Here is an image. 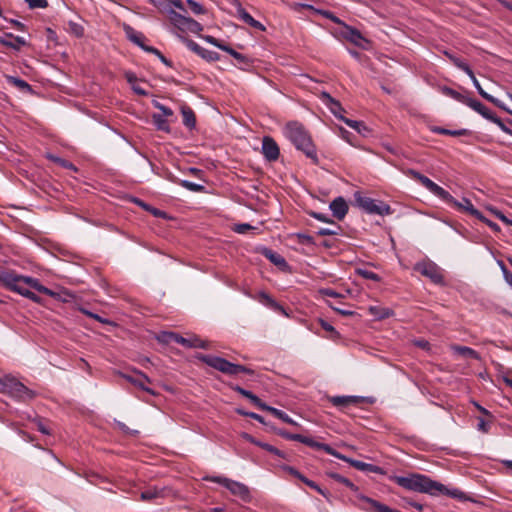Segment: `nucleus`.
I'll return each instance as SVG.
<instances>
[{
  "label": "nucleus",
  "instance_id": "de8ad7c7",
  "mask_svg": "<svg viewBox=\"0 0 512 512\" xmlns=\"http://www.w3.org/2000/svg\"><path fill=\"white\" fill-rule=\"evenodd\" d=\"M178 335L177 333H174V332H163L161 333V335L158 337L159 341L163 342V343H166V344H169L171 342H175L177 343V338H178Z\"/></svg>",
  "mask_w": 512,
  "mask_h": 512
},
{
  "label": "nucleus",
  "instance_id": "2eb2a0df",
  "mask_svg": "<svg viewBox=\"0 0 512 512\" xmlns=\"http://www.w3.org/2000/svg\"><path fill=\"white\" fill-rule=\"evenodd\" d=\"M340 459L349 463L351 466H353L354 468H356L357 470L362 471V472L375 473V474H384L385 473L383 468H381L379 466H376V465H373L370 463H366V462H362L359 460L351 459L349 457H346L345 455H342V458H340Z\"/></svg>",
  "mask_w": 512,
  "mask_h": 512
},
{
  "label": "nucleus",
  "instance_id": "cd10ccee",
  "mask_svg": "<svg viewBox=\"0 0 512 512\" xmlns=\"http://www.w3.org/2000/svg\"><path fill=\"white\" fill-rule=\"evenodd\" d=\"M321 99L326 104V106L329 108V110L331 111V113L334 116H337V111H343L344 110L342 108L341 104L337 100L332 98L330 96V94H328L327 92H323L321 94Z\"/></svg>",
  "mask_w": 512,
  "mask_h": 512
},
{
  "label": "nucleus",
  "instance_id": "ea45409f",
  "mask_svg": "<svg viewBox=\"0 0 512 512\" xmlns=\"http://www.w3.org/2000/svg\"><path fill=\"white\" fill-rule=\"evenodd\" d=\"M342 121L360 134H364L367 131V127L364 125L363 122L348 118H342Z\"/></svg>",
  "mask_w": 512,
  "mask_h": 512
},
{
  "label": "nucleus",
  "instance_id": "a211bd4d",
  "mask_svg": "<svg viewBox=\"0 0 512 512\" xmlns=\"http://www.w3.org/2000/svg\"><path fill=\"white\" fill-rule=\"evenodd\" d=\"M302 440H300L301 443L311 447V448H315V449H318V450H323L325 451L327 454L329 455H332L336 458H342V454L337 452L334 448H332L330 445L328 444H325V443H320V442H317L315 441L314 439L310 438V437H307V436H302L301 437Z\"/></svg>",
  "mask_w": 512,
  "mask_h": 512
},
{
  "label": "nucleus",
  "instance_id": "f03ea898",
  "mask_svg": "<svg viewBox=\"0 0 512 512\" xmlns=\"http://www.w3.org/2000/svg\"><path fill=\"white\" fill-rule=\"evenodd\" d=\"M283 134L296 149L302 151L314 163H317L318 157L316 148L302 123L298 121L288 122L283 128Z\"/></svg>",
  "mask_w": 512,
  "mask_h": 512
},
{
  "label": "nucleus",
  "instance_id": "864d4df0",
  "mask_svg": "<svg viewBox=\"0 0 512 512\" xmlns=\"http://www.w3.org/2000/svg\"><path fill=\"white\" fill-rule=\"evenodd\" d=\"M307 486L317 491L319 494H321L323 497H325L328 501H330V493L327 490L322 489L316 482H307Z\"/></svg>",
  "mask_w": 512,
  "mask_h": 512
},
{
  "label": "nucleus",
  "instance_id": "72a5a7b5",
  "mask_svg": "<svg viewBox=\"0 0 512 512\" xmlns=\"http://www.w3.org/2000/svg\"><path fill=\"white\" fill-rule=\"evenodd\" d=\"M452 350L463 357L474 358V359L479 358L478 353L475 350H473L472 348L467 347V346L455 345L452 347Z\"/></svg>",
  "mask_w": 512,
  "mask_h": 512
},
{
  "label": "nucleus",
  "instance_id": "0eeeda50",
  "mask_svg": "<svg viewBox=\"0 0 512 512\" xmlns=\"http://www.w3.org/2000/svg\"><path fill=\"white\" fill-rule=\"evenodd\" d=\"M207 481L218 483L222 486H224L226 489H228L231 494L234 496H237L243 501H249L250 500V491L249 488L238 481H234L232 479L222 477V476H210L204 478Z\"/></svg>",
  "mask_w": 512,
  "mask_h": 512
},
{
  "label": "nucleus",
  "instance_id": "423d86ee",
  "mask_svg": "<svg viewBox=\"0 0 512 512\" xmlns=\"http://www.w3.org/2000/svg\"><path fill=\"white\" fill-rule=\"evenodd\" d=\"M354 199L356 205L368 214L386 216L392 213V209L388 204L366 197L360 192L354 193Z\"/></svg>",
  "mask_w": 512,
  "mask_h": 512
},
{
  "label": "nucleus",
  "instance_id": "e2e57ef3",
  "mask_svg": "<svg viewBox=\"0 0 512 512\" xmlns=\"http://www.w3.org/2000/svg\"><path fill=\"white\" fill-rule=\"evenodd\" d=\"M84 314H86L87 316L101 322V323H104V324H109L110 321L105 319V318H102L101 316H99L98 314H95L93 312H90V311H87V310H82Z\"/></svg>",
  "mask_w": 512,
  "mask_h": 512
},
{
  "label": "nucleus",
  "instance_id": "a878e982",
  "mask_svg": "<svg viewBox=\"0 0 512 512\" xmlns=\"http://www.w3.org/2000/svg\"><path fill=\"white\" fill-rule=\"evenodd\" d=\"M234 390L236 392H238L240 395L246 397L247 399H249L254 405H256L258 408L262 409V410H266L268 405L265 404L264 402L261 401V399L256 396L255 394H253L251 391L249 390H246L240 386H236L234 388Z\"/></svg>",
  "mask_w": 512,
  "mask_h": 512
},
{
  "label": "nucleus",
  "instance_id": "c85d7f7f",
  "mask_svg": "<svg viewBox=\"0 0 512 512\" xmlns=\"http://www.w3.org/2000/svg\"><path fill=\"white\" fill-rule=\"evenodd\" d=\"M183 117V124L189 129H193L196 126V117L193 110L190 107L183 106L181 108Z\"/></svg>",
  "mask_w": 512,
  "mask_h": 512
},
{
  "label": "nucleus",
  "instance_id": "3c124183",
  "mask_svg": "<svg viewBox=\"0 0 512 512\" xmlns=\"http://www.w3.org/2000/svg\"><path fill=\"white\" fill-rule=\"evenodd\" d=\"M491 122L495 123L504 133L512 136V129L506 126V124L495 114L490 119Z\"/></svg>",
  "mask_w": 512,
  "mask_h": 512
},
{
  "label": "nucleus",
  "instance_id": "f704fd0d",
  "mask_svg": "<svg viewBox=\"0 0 512 512\" xmlns=\"http://www.w3.org/2000/svg\"><path fill=\"white\" fill-rule=\"evenodd\" d=\"M442 93L448 97H451L453 99H455L456 101L458 102H461L463 104H467L468 100L470 97H467L459 92H457L456 90H453L449 87H443L442 89Z\"/></svg>",
  "mask_w": 512,
  "mask_h": 512
},
{
  "label": "nucleus",
  "instance_id": "774afa93",
  "mask_svg": "<svg viewBox=\"0 0 512 512\" xmlns=\"http://www.w3.org/2000/svg\"><path fill=\"white\" fill-rule=\"evenodd\" d=\"M250 229H252V226H251V225H249V224H247V223H243V224H238V225H236L234 230H235V232H237V233H241V234H243V233H245L246 231H248V230H250Z\"/></svg>",
  "mask_w": 512,
  "mask_h": 512
},
{
  "label": "nucleus",
  "instance_id": "ddd939ff",
  "mask_svg": "<svg viewBox=\"0 0 512 512\" xmlns=\"http://www.w3.org/2000/svg\"><path fill=\"white\" fill-rule=\"evenodd\" d=\"M23 284L35 289L36 291H38L40 293L48 295L52 298L60 299L59 293L42 285L37 278L21 275V285H23Z\"/></svg>",
  "mask_w": 512,
  "mask_h": 512
},
{
  "label": "nucleus",
  "instance_id": "7ed1b4c3",
  "mask_svg": "<svg viewBox=\"0 0 512 512\" xmlns=\"http://www.w3.org/2000/svg\"><path fill=\"white\" fill-rule=\"evenodd\" d=\"M390 479L398 486L414 492L432 494L433 488L436 487V481L428 476L419 473H411L407 476H391Z\"/></svg>",
  "mask_w": 512,
  "mask_h": 512
},
{
  "label": "nucleus",
  "instance_id": "4c0bfd02",
  "mask_svg": "<svg viewBox=\"0 0 512 512\" xmlns=\"http://www.w3.org/2000/svg\"><path fill=\"white\" fill-rule=\"evenodd\" d=\"M152 120H153V124L157 127L158 130L165 131V132L170 131L169 124H168L167 120L165 119V117H163V115L155 114V115H153Z\"/></svg>",
  "mask_w": 512,
  "mask_h": 512
},
{
  "label": "nucleus",
  "instance_id": "5701e85b",
  "mask_svg": "<svg viewBox=\"0 0 512 512\" xmlns=\"http://www.w3.org/2000/svg\"><path fill=\"white\" fill-rule=\"evenodd\" d=\"M439 494L447 495L455 499H464V493L459 489H449L445 485L436 481V487L433 488L432 496Z\"/></svg>",
  "mask_w": 512,
  "mask_h": 512
},
{
  "label": "nucleus",
  "instance_id": "a18cd8bd",
  "mask_svg": "<svg viewBox=\"0 0 512 512\" xmlns=\"http://www.w3.org/2000/svg\"><path fill=\"white\" fill-rule=\"evenodd\" d=\"M357 274L361 277L372 280V281H380V277L378 274L374 273L373 271L367 270V269H357Z\"/></svg>",
  "mask_w": 512,
  "mask_h": 512
},
{
  "label": "nucleus",
  "instance_id": "0e129e2a",
  "mask_svg": "<svg viewBox=\"0 0 512 512\" xmlns=\"http://www.w3.org/2000/svg\"><path fill=\"white\" fill-rule=\"evenodd\" d=\"M155 106L162 111L163 117H169L173 115V111L169 107L164 106L158 102L155 103Z\"/></svg>",
  "mask_w": 512,
  "mask_h": 512
},
{
  "label": "nucleus",
  "instance_id": "8fccbe9b",
  "mask_svg": "<svg viewBox=\"0 0 512 512\" xmlns=\"http://www.w3.org/2000/svg\"><path fill=\"white\" fill-rule=\"evenodd\" d=\"M276 433L279 436L283 437L284 439L298 441V442H300V440H302L301 437L303 436L301 434L289 433V432H287L286 430H283V429L276 430Z\"/></svg>",
  "mask_w": 512,
  "mask_h": 512
},
{
  "label": "nucleus",
  "instance_id": "c756f323",
  "mask_svg": "<svg viewBox=\"0 0 512 512\" xmlns=\"http://www.w3.org/2000/svg\"><path fill=\"white\" fill-rule=\"evenodd\" d=\"M331 403L337 407H345L351 404H357L359 397L357 396H334L330 399Z\"/></svg>",
  "mask_w": 512,
  "mask_h": 512
},
{
  "label": "nucleus",
  "instance_id": "69168bd1",
  "mask_svg": "<svg viewBox=\"0 0 512 512\" xmlns=\"http://www.w3.org/2000/svg\"><path fill=\"white\" fill-rule=\"evenodd\" d=\"M466 134H468L467 129H458V130L446 129V133H445V135H450V136H463Z\"/></svg>",
  "mask_w": 512,
  "mask_h": 512
},
{
  "label": "nucleus",
  "instance_id": "e433bc0d",
  "mask_svg": "<svg viewBox=\"0 0 512 512\" xmlns=\"http://www.w3.org/2000/svg\"><path fill=\"white\" fill-rule=\"evenodd\" d=\"M348 34L347 38L354 44L361 46L362 42H367V40L361 35V33L354 28L347 27Z\"/></svg>",
  "mask_w": 512,
  "mask_h": 512
},
{
  "label": "nucleus",
  "instance_id": "2f4dec72",
  "mask_svg": "<svg viewBox=\"0 0 512 512\" xmlns=\"http://www.w3.org/2000/svg\"><path fill=\"white\" fill-rule=\"evenodd\" d=\"M265 411L272 413L275 417H277L278 419L282 420L285 423L295 425V426L298 425V423L296 421H294L287 413H285L282 410H279L277 408H274V407L268 405V407Z\"/></svg>",
  "mask_w": 512,
  "mask_h": 512
},
{
  "label": "nucleus",
  "instance_id": "dca6fc26",
  "mask_svg": "<svg viewBox=\"0 0 512 512\" xmlns=\"http://www.w3.org/2000/svg\"><path fill=\"white\" fill-rule=\"evenodd\" d=\"M127 82L130 84V88L140 96H147L150 94L149 85L145 82L139 81L136 76L130 71L125 72Z\"/></svg>",
  "mask_w": 512,
  "mask_h": 512
},
{
  "label": "nucleus",
  "instance_id": "49530a36",
  "mask_svg": "<svg viewBox=\"0 0 512 512\" xmlns=\"http://www.w3.org/2000/svg\"><path fill=\"white\" fill-rule=\"evenodd\" d=\"M332 478H333L335 481H337V482H339V483H341V484L345 485L346 487H348L349 489H351V490H353V491H356V490H357L356 485H355L353 482H351L348 478H346V477H344V476H342V475H339V474H333V475H332Z\"/></svg>",
  "mask_w": 512,
  "mask_h": 512
},
{
  "label": "nucleus",
  "instance_id": "37998d69",
  "mask_svg": "<svg viewBox=\"0 0 512 512\" xmlns=\"http://www.w3.org/2000/svg\"><path fill=\"white\" fill-rule=\"evenodd\" d=\"M180 185L192 192H201L204 190V186L188 180H181Z\"/></svg>",
  "mask_w": 512,
  "mask_h": 512
},
{
  "label": "nucleus",
  "instance_id": "338daca9",
  "mask_svg": "<svg viewBox=\"0 0 512 512\" xmlns=\"http://www.w3.org/2000/svg\"><path fill=\"white\" fill-rule=\"evenodd\" d=\"M205 53H202V57L207 61H216L218 60L217 53L213 51H205Z\"/></svg>",
  "mask_w": 512,
  "mask_h": 512
},
{
  "label": "nucleus",
  "instance_id": "393cba45",
  "mask_svg": "<svg viewBox=\"0 0 512 512\" xmlns=\"http://www.w3.org/2000/svg\"><path fill=\"white\" fill-rule=\"evenodd\" d=\"M466 105L489 121L494 115V113L490 109H488L484 104L473 98H469Z\"/></svg>",
  "mask_w": 512,
  "mask_h": 512
},
{
  "label": "nucleus",
  "instance_id": "1a4fd4ad",
  "mask_svg": "<svg viewBox=\"0 0 512 512\" xmlns=\"http://www.w3.org/2000/svg\"><path fill=\"white\" fill-rule=\"evenodd\" d=\"M415 269L422 275L430 278L434 283H442L443 275L441 269L432 261L417 263Z\"/></svg>",
  "mask_w": 512,
  "mask_h": 512
},
{
  "label": "nucleus",
  "instance_id": "aec40b11",
  "mask_svg": "<svg viewBox=\"0 0 512 512\" xmlns=\"http://www.w3.org/2000/svg\"><path fill=\"white\" fill-rule=\"evenodd\" d=\"M330 209L333 213V216L336 217L339 220H342L347 212H348V205L344 198L337 197L330 203Z\"/></svg>",
  "mask_w": 512,
  "mask_h": 512
},
{
  "label": "nucleus",
  "instance_id": "b1692460",
  "mask_svg": "<svg viewBox=\"0 0 512 512\" xmlns=\"http://www.w3.org/2000/svg\"><path fill=\"white\" fill-rule=\"evenodd\" d=\"M0 43L3 46L19 50L22 46L26 45V41L24 38L19 36H14L12 34H5L0 37Z\"/></svg>",
  "mask_w": 512,
  "mask_h": 512
},
{
  "label": "nucleus",
  "instance_id": "bb28decb",
  "mask_svg": "<svg viewBox=\"0 0 512 512\" xmlns=\"http://www.w3.org/2000/svg\"><path fill=\"white\" fill-rule=\"evenodd\" d=\"M368 312L377 320L389 318L394 314L390 308L383 306H369Z\"/></svg>",
  "mask_w": 512,
  "mask_h": 512
},
{
  "label": "nucleus",
  "instance_id": "f8f14e48",
  "mask_svg": "<svg viewBox=\"0 0 512 512\" xmlns=\"http://www.w3.org/2000/svg\"><path fill=\"white\" fill-rule=\"evenodd\" d=\"M128 36H129V39L130 41L134 42L135 44H137L139 47H141L144 51H147V52H150V53H154L158 56L159 60L163 63V64H170L167 59L165 58V56L159 51L157 50L156 48L154 47H151V46H147L145 43H144V36L141 34V33H138V32H135L133 29L130 28V31L128 32Z\"/></svg>",
  "mask_w": 512,
  "mask_h": 512
},
{
  "label": "nucleus",
  "instance_id": "bf43d9fd",
  "mask_svg": "<svg viewBox=\"0 0 512 512\" xmlns=\"http://www.w3.org/2000/svg\"><path fill=\"white\" fill-rule=\"evenodd\" d=\"M328 305L330 308H332L334 311L338 312L339 314L343 315V316H352L354 314L353 311H350V310H346V309H343V308H340V307H337L335 305H333L331 302H328Z\"/></svg>",
  "mask_w": 512,
  "mask_h": 512
},
{
  "label": "nucleus",
  "instance_id": "6e6d98bb",
  "mask_svg": "<svg viewBox=\"0 0 512 512\" xmlns=\"http://www.w3.org/2000/svg\"><path fill=\"white\" fill-rule=\"evenodd\" d=\"M256 445L262 447L263 449L275 454V455H280V451L275 448L274 446L270 445V444H267V443H262V442H256V441H253Z\"/></svg>",
  "mask_w": 512,
  "mask_h": 512
},
{
  "label": "nucleus",
  "instance_id": "c03bdc74",
  "mask_svg": "<svg viewBox=\"0 0 512 512\" xmlns=\"http://www.w3.org/2000/svg\"><path fill=\"white\" fill-rule=\"evenodd\" d=\"M21 296L28 298L29 300L35 302V303H41L42 299L37 296L34 292L30 291L29 289L25 288L24 286L19 290V293Z\"/></svg>",
  "mask_w": 512,
  "mask_h": 512
},
{
  "label": "nucleus",
  "instance_id": "4be33fe9",
  "mask_svg": "<svg viewBox=\"0 0 512 512\" xmlns=\"http://www.w3.org/2000/svg\"><path fill=\"white\" fill-rule=\"evenodd\" d=\"M177 344H180L186 348H208V342L200 339L197 336H192L190 338H185L181 335H178Z\"/></svg>",
  "mask_w": 512,
  "mask_h": 512
},
{
  "label": "nucleus",
  "instance_id": "603ef678",
  "mask_svg": "<svg viewBox=\"0 0 512 512\" xmlns=\"http://www.w3.org/2000/svg\"><path fill=\"white\" fill-rule=\"evenodd\" d=\"M25 2L28 4L30 9H36V8H47L48 7V1L47 0H25Z\"/></svg>",
  "mask_w": 512,
  "mask_h": 512
},
{
  "label": "nucleus",
  "instance_id": "c9c22d12",
  "mask_svg": "<svg viewBox=\"0 0 512 512\" xmlns=\"http://www.w3.org/2000/svg\"><path fill=\"white\" fill-rule=\"evenodd\" d=\"M460 68H462L468 75L469 77L472 79V82L475 86V88L477 89L478 93L485 99H487V97L490 95L488 94L487 92H485L483 90V88L481 87L479 81L477 80V78L475 77L473 71L470 69V66H459Z\"/></svg>",
  "mask_w": 512,
  "mask_h": 512
},
{
  "label": "nucleus",
  "instance_id": "4468645a",
  "mask_svg": "<svg viewBox=\"0 0 512 512\" xmlns=\"http://www.w3.org/2000/svg\"><path fill=\"white\" fill-rule=\"evenodd\" d=\"M262 154L268 161H275L279 157V147L271 137H264L262 140Z\"/></svg>",
  "mask_w": 512,
  "mask_h": 512
},
{
  "label": "nucleus",
  "instance_id": "79ce46f5",
  "mask_svg": "<svg viewBox=\"0 0 512 512\" xmlns=\"http://www.w3.org/2000/svg\"><path fill=\"white\" fill-rule=\"evenodd\" d=\"M67 31L77 38H80L84 35L83 26L78 23L72 22V21L68 22Z\"/></svg>",
  "mask_w": 512,
  "mask_h": 512
},
{
  "label": "nucleus",
  "instance_id": "a19ab883",
  "mask_svg": "<svg viewBox=\"0 0 512 512\" xmlns=\"http://www.w3.org/2000/svg\"><path fill=\"white\" fill-rule=\"evenodd\" d=\"M210 42L214 43L215 45H217L222 50L227 51L228 53H230L237 61H239V62H245L246 61V57L244 55L236 52L235 50H233L232 48H229L228 46L216 43V40L214 38L210 37Z\"/></svg>",
  "mask_w": 512,
  "mask_h": 512
},
{
  "label": "nucleus",
  "instance_id": "13d9d810",
  "mask_svg": "<svg viewBox=\"0 0 512 512\" xmlns=\"http://www.w3.org/2000/svg\"><path fill=\"white\" fill-rule=\"evenodd\" d=\"M320 13L326 18L336 24H343V22L330 11H320Z\"/></svg>",
  "mask_w": 512,
  "mask_h": 512
},
{
  "label": "nucleus",
  "instance_id": "6e6552de",
  "mask_svg": "<svg viewBox=\"0 0 512 512\" xmlns=\"http://www.w3.org/2000/svg\"><path fill=\"white\" fill-rule=\"evenodd\" d=\"M169 19L174 26L182 31L200 33L203 30V26L199 22L183 14H180L175 10L169 11Z\"/></svg>",
  "mask_w": 512,
  "mask_h": 512
},
{
  "label": "nucleus",
  "instance_id": "9d476101",
  "mask_svg": "<svg viewBox=\"0 0 512 512\" xmlns=\"http://www.w3.org/2000/svg\"><path fill=\"white\" fill-rule=\"evenodd\" d=\"M0 284L16 293H19V290L23 287L21 285V275L9 270H0Z\"/></svg>",
  "mask_w": 512,
  "mask_h": 512
},
{
  "label": "nucleus",
  "instance_id": "9b49d317",
  "mask_svg": "<svg viewBox=\"0 0 512 512\" xmlns=\"http://www.w3.org/2000/svg\"><path fill=\"white\" fill-rule=\"evenodd\" d=\"M133 372L137 375V377H134V376L122 373V372H119V375L122 378H124L125 380H127L128 382H130L131 384L138 387L139 389H141L145 392H148L150 394H154V391L145 385V383L151 382L150 378L140 370L134 369Z\"/></svg>",
  "mask_w": 512,
  "mask_h": 512
},
{
  "label": "nucleus",
  "instance_id": "f257e3e1",
  "mask_svg": "<svg viewBox=\"0 0 512 512\" xmlns=\"http://www.w3.org/2000/svg\"><path fill=\"white\" fill-rule=\"evenodd\" d=\"M407 174L411 176L413 179L420 182L430 193L444 201L445 203L453 206L454 208L467 212L468 214L478 218L481 216V212L474 208L472 202L468 198H463L461 201L455 199L448 191L443 189L441 186L433 182L427 176L421 174L420 172L410 169Z\"/></svg>",
  "mask_w": 512,
  "mask_h": 512
},
{
  "label": "nucleus",
  "instance_id": "20e7f679",
  "mask_svg": "<svg viewBox=\"0 0 512 512\" xmlns=\"http://www.w3.org/2000/svg\"><path fill=\"white\" fill-rule=\"evenodd\" d=\"M197 359L207 364L208 366L230 376L237 375L239 373H247L250 375L254 373L252 369L246 366L231 363L228 360L218 356L199 354L197 355Z\"/></svg>",
  "mask_w": 512,
  "mask_h": 512
},
{
  "label": "nucleus",
  "instance_id": "4d7b16f0",
  "mask_svg": "<svg viewBox=\"0 0 512 512\" xmlns=\"http://www.w3.org/2000/svg\"><path fill=\"white\" fill-rule=\"evenodd\" d=\"M477 219H479L480 221H482L483 223L488 225L494 231H499L500 230L499 226L496 223H494L493 221L487 219L482 213H481V216H478Z\"/></svg>",
  "mask_w": 512,
  "mask_h": 512
},
{
  "label": "nucleus",
  "instance_id": "09e8293b",
  "mask_svg": "<svg viewBox=\"0 0 512 512\" xmlns=\"http://www.w3.org/2000/svg\"><path fill=\"white\" fill-rule=\"evenodd\" d=\"M187 4H188L189 8L191 9V11L196 15L206 13V9L200 3H198L194 0H187Z\"/></svg>",
  "mask_w": 512,
  "mask_h": 512
},
{
  "label": "nucleus",
  "instance_id": "473e14b6",
  "mask_svg": "<svg viewBox=\"0 0 512 512\" xmlns=\"http://www.w3.org/2000/svg\"><path fill=\"white\" fill-rule=\"evenodd\" d=\"M259 298L263 303L266 305L272 307L275 310L281 311L283 314L287 315L284 308L279 305L271 296H269L266 292L261 291L259 292Z\"/></svg>",
  "mask_w": 512,
  "mask_h": 512
},
{
  "label": "nucleus",
  "instance_id": "5fc2aeb1",
  "mask_svg": "<svg viewBox=\"0 0 512 512\" xmlns=\"http://www.w3.org/2000/svg\"><path fill=\"white\" fill-rule=\"evenodd\" d=\"M489 102L493 103L494 105H496L497 107H499L500 109L504 110L505 112L509 113L512 115V110H510L501 100H499L498 98H495L493 97L492 95H489L487 97V99Z\"/></svg>",
  "mask_w": 512,
  "mask_h": 512
},
{
  "label": "nucleus",
  "instance_id": "7c9ffc66",
  "mask_svg": "<svg viewBox=\"0 0 512 512\" xmlns=\"http://www.w3.org/2000/svg\"><path fill=\"white\" fill-rule=\"evenodd\" d=\"M262 254L276 266H286L285 259L280 254L274 252L273 250L265 248Z\"/></svg>",
  "mask_w": 512,
  "mask_h": 512
},
{
  "label": "nucleus",
  "instance_id": "412c9836",
  "mask_svg": "<svg viewBox=\"0 0 512 512\" xmlns=\"http://www.w3.org/2000/svg\"><path fill=\"white\" fill-rule=\"evenodd\" d=\"M237 16L249 26L259 30L264 31L265 26L259 21L255 20L243 7L240 3L237 4Z\"/></svg>",
  "mask_w": 512,
  "mask_h": 512
},
{
  "label": "nucleus",
  "instance_id": "6ab92c4d",
  "mask_svg": "<svg viewBox=\"0 0 512 512\" xmlns=\"http://www.w3.org/2000/svg\"><path fill=\"white\" fill-rule=\"evenodd\" d=\"M360 499L369 505V507L363 508L367 512H400L364 495L360 496Z\"/></svg>",
  "mask_w": 512,
  "mask_h": 512
},
{
  "label": "nucleus",
  "instance_id": "f3484780",
  "mask_svg": "<svg viewBox=\"0 0 512 512\" xmlns=\"http://www.w3.org/2000/svg\"><path fill=\"white\" fill-rule=\"evenodd\" d=\"M168 488L163 486H150L145 491L141 492L140 500L150 502L158 498H164L167 496Z\"/></svg>",
  "mask_w": 512,
  "mask_h": 512
},
{
  "label": "nucleus",
  "instance_id": "39448f33",
  "mask_svg": "<svg viewBox=\"0 0 512 512\" xmlns=\"http://www.w3.org/2000/svg\"><path fill=\"white\" fill-rule=\"evenodd\" d=\"M0 393L7 394L18 401L31 400L35 396L31 389L11 376L0 378Z\"/></svg>",
  "mask_w": 512,
  "mask_h": 512
},
{
  "label": "nucleus",
  "instance_id": "052dcab7",
  "mask_svg": "<svg viewBox=\"0 0 512 512\" xmlns=\"http://www.w3.org/2000/svg\"><path fill=\"white\" fill-rule=\"evenodd\" d=\"M319 293L323 296H328V297H333V298L341 297V295L338 292H336L330 288L320 289Z\"/></svg>",
  "mask_w": 512,
  "mask_h": 512
},
{
  "label": "nucleus",
  "instance_id": "680f3d73",
  "mask_svg": "<svg viewBox=\"0 0 512 512\" xmlns=\"http://www.w3.org/2000/svg\"><path fill=\"white\" fill-rule=\"evenodd\" d=\"M311 216L321 222H325V223H331V224H334V222L332 220H330L326 214H323V213H319V212H312L311 213Z\"/></svg>",
  "mask_w": 512,
  "mask_h": 512
},
{
  "label": "nucleus",
  "instance_id": "58836bf2",
  "mask_svg": "<svg viewBox=\"0 0 512 512\" xmlns=\"http://www.w3.org/2000/svg\"><path fill=\"white\" fill-rule=\"evenodd\" d=\"M7 81L13 85H15L17 88H19L22 91L25 92H31V86L24 80L16 78L14 76H7Z\"/></svg>",
  "mask_w": 512,
  "mask_h": 512
}]
</instances>
